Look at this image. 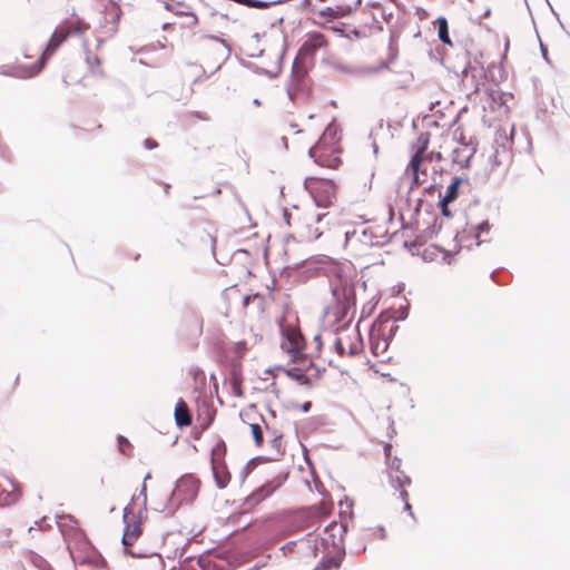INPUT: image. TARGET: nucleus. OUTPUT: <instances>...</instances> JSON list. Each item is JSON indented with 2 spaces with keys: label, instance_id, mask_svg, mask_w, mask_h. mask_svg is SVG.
I'll return each instance as SVG.
<instances>
[{
  "label": "nucleus",
  "instance_id": "f8f14e48",
  "mask_svg": "<svg viewBox=\"0 0 570 570\" xmlns=\"http://www.w3.org/2000/svg\"><path fill=\"white\" fill-rule=\"evenodd\" d=\"M174 419L177 428L180 430L191 424V415L188 410V404L183 397H179L175 404Z\"/></svg>",
  "mask_w": 570,
  "mask_h": 570
},
{
  "label": "nucleus",
  "instance_id": "f03ea898",
  "mask_svg": "<svg viewBox=\"0 0 570 570\" xmlns=\"http://www.w3.org/2000/svg\"><path fill=\"white\" fill-rule=\"evenodd\" d=\"M68 550L75 564H88L98 569L106 567L105 558L83 533H77L73 543H68Z\"/></svg>",
  "mask_w": 570,
  "mask_h": 570
},
{
  "label": "nucleus",
  "instance_id": "338daca9",
  "mask_svg": "<svg viewBox=\"0 0 570 570\" xmlns=\"http://www.w3.org/2000/svg\"><path fill=\"white\" fill-rule=\"evenodd\" d=\"M396 490H397V491H399V493H400V495H399V497H400V499H401L404 503L409 502V497H410V494H409V492L406 491V489H405L404 487H401L400 489H396Z\"/></svg>",
  "mask_w": 570,
  "mask_h": 570
},
{
  "label": "nucleus",
  "instance_id": "7ed1b4c3",
  "mask_svg": "<svg viewBox=\"0 0 570 570\" xmlns=\"http://www.w3.org/2000/svg\"><path fill=\"white\" fill-rule=\"evenodd\" d=\"M303 187L318 208H327L336 199V188L332 179L306 177L303 181Z\"/></svg>",
  "mask_w": 570,
  "mask_h": 570
},
{
  "label": "nucleus",
  "instance_id": "4d7b16f0",
  "mask_svg": "<svg viewBox=\"0 0 570 570\" xmlns=\"http://www.w3.org/2000/svg\"><path fill=\"white\" fill-rule=\"evenodd\" d=\"M422 184V180L420 178V173H413L411 174V185L409 193L413 190L414 188L419 187Z\"/></svg>",
  "mask_w": 570,
  "mask_h": 570
},
{
  "label": "nucleus",
  "instance_id": "c756f323",
  "mask_svg": "<svg viewBox=\"0 0 570 570\" xmlns=\"http://www.w3.org/2000/svg\"><path fill=\"white\" fill-rule=\"evenodd\" d=\"M212 472H213V478H214L216 487L219 490L225 489L229 481L228 472H225L224 475H220L219 471H218V465H216V464L212 465Z\"/></svg>",
  "mask_w": 570,
  "mask_h": 570
},
{
  "label": "nucleus",
  "instance_id": "dca6fc26",
  "mask_svg": "<svg viewBox=\"0 0 570 570\" xmlns=\"http://www.w3.org/2000/svg\"><path fill=\"white\" fill-rule=\"evenodd\" d=\"M435 28L438 29V37H439V40L443 43V45H446V46H450V47H453V42L450 38V32H449V22H448V19L444 17V16H439L434 21H433Z\"/></svg>",
  "mask_w": 570,
  "mask_h": 570
},
{
  "label": "nucleus",
  "instance_id": "cd10ccee",
  "mask_svg": "<svg viewBox=\"0 0 570 570\" xmlns=\"http://www.w3.org/2000/svg\"><path fill=\"white\" fill-rule=\"evenodd\" d=\"M307 43L311 45L312 49L315 51L320 48L326 47L327 40L323 33L311 32L307 42L303 46H306Z\"/></svg>",
  "mask_w": 570,
  "mask_h": 570
},
{
  "label": "nucleus",
  "instance_id": "864d4df0",
  "mask_svg": "<svg viewBox=\"0 0 570 570\" xmlns=\"http://www.w3.org/2000/svg\"><path fill=\"white\" fill-rule=\"evenodd\" d=\"M357 240L363 244H368L372 242V233L370 229H363L360 235H357Z\"/></svg>",
  "mask_w": 570,
  "mask_h": 570
},
{
  "label": "nucleus",
  "instance_id": "bf43d9fd",
  "mask_svg": "<svg viewBox=\"0 0 570 570\" xmlns=\"http://www.w3.org/2000/svg\"><path fill=\"white\" fill-rule=\"evenodd\" d=\"M539 43H540V52H541V56H542L543 60L548 65H551V60H550L549 55H548V46L546 43H543L540 39H539Z\"/></svg>",
  "mask_w": 570,
  "mask_h": 570
},
{
  "label": "nucleus",
  "instance_id": "bb28decb",
  "mask_svg": "<svg viewBox=\"0 0 570 570\" xmlns=\"http://www.w3.org/2000/svg\"><path fill=\"white\" fill-rule=\"evenodd\" d=\"M226 454V443L219 440L210 451V463L218 465V462L224 459Z\"/></svg>",
  "mask_w": 570,
  "mask_h": 570
},
{
  "label": "nucleus",
  "instance_id": "aec40b11",
  "mask_svg": "<svg viewBox=\"0 0 570 570\" xmlns=\"http://www.w3.org/2000/svg\"><path fill=\"white\" fill-rule=\"evenodd\" d=\"M431 134L429 131L421 132L417 138L411 144V153L424 155L429 148Z\"/></svg>",
  "mask_w": 570,
  "mask_h": 570
},
{
  "label": "nucleus",
  "instance_id": "603ef678",
  "mask_svg": "<svg viewBox=\"0 0 570 570\" xmlns=\"http://www.w3.org/2000/svg\"><path fill=\"white\" fill-rule=\"evenodd\" d=\"M363 352V345L358 346L357 344L353 343L350 345L348 350H346V355L355 357L358 356Z\"/></svg>",
  "mask_w": 570,
  "mask_h": 570
},
{
  "label": "nucleus",
  "instance_id": "72a5a7b5",
  "mask_svg": "<svg viewBox=\"0 0 570 570\" xmlns=\"http://www.w3.org/2000/svg\"><path fill=\"white\" fill-rule=\"evenodd\" d=\"M249 426H250V433H252L255 445L257 448L262 446L264 438L262 434L261 425L258 423L254 422V423H249Z\"/></svg>",
  "mask_w": 570,
  "mask_h": 570
},
{
  "label": "nucleus",
  "instance_id": "2f4dec72",
  "mask_svg": "<svg viewBox=\"0 0 570 570\" xmlns=\"http://www.w3.org/2000/svg\"><path fill=\"white\" fill-rule=\"evenodd\" d=\"M333 527H334V523L332 522L324 528V532H327L328 535H327V538H321V542H322V544H325V546H328V544L336 546L337 550H340V540L336 541V534L333 532Z\"/></svg>",
  "mask_w": 570,
  "mask_h": 570
},
{
  "label": "nucleus",
  "instance_id": "1a4fd4ad",
  "mask_svg": "<svg viewBox=\"0 0 570 570\" xmlns=\"http://www.w3.org/2000/svg\"><path fill=\"white\" fill-rule=\"evenodd\" d=\"M345 557H346L345 541L341 540L340 550H337L335 552L330 551L328 553L324 554L313 570L340 569L343 564V561L345 560Z\"/></svg>",
  "mask_w": 570,
  "mask_h": 570
},
{
  "label": "nucleus",
  "instance_id": "58836bf2",
  "mask_svg": "<svg viewBox=\"0 0 570 570\" xmlns=\"http://www.w3.org/2000/svg\"><path fill=\"white\" fill-rule=\"evenodd\" d=\"M401 464H402V460L399 458V456H391L389 459H386V465H387V469H389V472H401Z\"/></svg>",
  "mask_w": 570,
  "mask_h": 570
},
{
  "label": "nucleus",
  "instance_id": "052dcab7",
  "mask_svg": "<svg viewBox=\"0 0 570 570\" xmlns=\"http://www.w3.org/2000/svg\"><path fill=\"white\" fill-rule=\"evenodd\" d=\"M142 145L146 149H149V150H154V149L158 148V146H159L158 142L150 137L146 138L144 140Z\"/></svg>",
  "mask_w": 570,
  "mask_h": 570
},
{
  "label": "nucleus",
  "instance_id": "49530a36",
  "mask_svg": "<svg viewBox=\"0 0 570 570\" xmlns=\"http://www.w3.org/2000/svg\"><path fill=\"white\" fill-rule=\"evenodd\" d=\"M352 321H353V317L350 316L346 320H344L343 322L335 323L337 325V327L334 330V334L338 335L341 332L347 331L352 324Z\"/></svg>",
  "mask_w": 570,
  "mask_h": 570
},
{
  "label": "nucleus",
  "instance_id": "8fccbe9b",
  "mask_svg": "<svg viewBox=\"0 0 570 570\" xmlns=\"http://www.w3.org/2000/svg\"><path fill=\"white\" fill-rule=\"evenodd\" d=\"M440 253H442L441 263L448 264V265H454L456 263V258H455L454 254H451L445 248H444V250H441Z\"/></svg>",
  "mask_w": 570,
  "mask_h": 570
},
{
  "label": "nucleus",
  "instance_id": "39448f33",
  "mask_svg": "<svg viewBox=\"0 0 570 570\" xmlns=\"http://www.w3.org/2000/svg\"><path fill=\"white\" fill-rule=\"evenodd\" d=\"M286 478L277 474L273 480H267L261 487L256 488L249 495L244 499L243 507L245 510H252L263 500L269 498L277 489H279Z\"/></svg>",
  "mask_w": 570,
  "mask_h": 570
},
{
  "label": "nucleus",
  "instance_id": "393cba45",
  "mask_svg": "<svg viewBox=\"0 0 570 570\" xmlns=\"http://www.w3.org/2000/svg\"><path fill=\"white\" fill-rule=\"evenodd\" d=\"M460 186L454 183L453 180L448 185L446 189H445V193L444 194H439V199H441V202L443 200H450V202H455L458 198H459V195H460Z\"/></svg>",
  "mask_w": 570,
  "mask_h": 570
},
{
  "label": "nucleus",
  "instance_id": "c9c22d12",
  "mask_svg": "<svg viewBox=\"0 0 570 570\" xmlns=\"http://www.w3.org/2000/svg\"><path fill=\"white\" fill-rule=\"evenodd\" d=\"M293 363L301 367L304 373H307L309 368L316 367V363L313 360L305 356L299 357V355L296 357V362Z\"/></svg>",
  "mask_w": 570,
  "mask_h": 570
},
{
  "label": "nucleus",
  "instance_id": "0e129e2a",
  "mask_svg": "<svg viewBox=\"0 0 570 570\" xmlns=\"http://www.w3.org/2000/svg\"><path fill=\"white\" fill-rule=\"evenodd\" d=\"M122 0H107V2L104 4V8L106 9H116L120 8L119 4Z\"/></svg>",
  "mask_w": 570,
  "mask_h": 570
},
{
  "label": "nucleus",
  "instance_id": "4c0bfd02",
  "mask_svg": "<svg viewBox=\"0 0 570 570\" xmlns=\"http://www.w3.org/2000/svg\"><path fill=\"white\" fill-rule=\"evenodd\" d=\"M51 522L56 523L60 528V524H59V522L57 520V515L53 517V518H50V517H47V515L38 518V531L42 530V529L50 528L51 527Z\"/></svg>",
  "mask_w": 570,
  "mask_h": 570
},
{
  "label": "nucleus",
  "instance_id": "0eeeda50",
  "mask_svg": "<svg viewBox=\"0 0 570 570\" xmlns=\"http://www.w3.org/2000/svg\"><path fill=\"white\" fill-rule=\"evenodd\" d=\"M341 127L335 120H332L326 126L322 136L317 139L315 147H317L320 151H326L332 156H336V154L341 150Z\"/></svg>",
  "mask_w": 570,
  "mask_h": 570
},
{
  "label": "nucleus",
  "instance_id": "f257e3e1",
  "mask_svg": "<svg viewBox=\"0 0 570 570\" xmlns=\"http://www.w3.org/2000/svg\"><path fill=\"white\" fill-rule=\"evenodd\" d=\"M199 487L200 481L194 474L186 473L181 475L176 480L174 489L161 511L168 508L173 517L181 504L195 501L199 492Z\"/></svg>",
  "mask_w": 570,
  "mask_h": 570
},
{
  "label": "nucleus",
  "instance_id": "6ab92c4d",
  "mask_svg": "<svg viewBox=\"0 0 570 570\" xmlns=\"http://www.w3.org/2000/svg\"><path fill=\"white\" fill-rule=\"evenodd\" d=\"M401 37V31L395 28H390L387 58L389 62H394L399 57L397 42Z\"/></svg>",
  "mask_w": 570,
  "mask_h": 570
},
{
  "label": "nucleus",
  "instance_id": "c03bdc74",
  "mask_svg": "<svg viewBox=\"0 0 570 570\" xmlns=\"http://www.w3.org/2000/svg\"><path fill=\"white\" fill-rule=\"evenodd\" d=\"M261 459H264L263 456H256V458H253L250 459L242 469L240 471V482L243 483L247 476L250 474L252 472V463L255 461V460H261Z\"/></svg>",
  "mask_w": 570,
  "mask_h": 570
},
{
  "label": "nucleus",
  "instance_id": "a18cd8bd",
  "mask_svg": "<svg viewBox=\"0 0 570 570\" xmlns=\"http://www.w3.org/2000/svg\"><path fill=\"white\" fill-rule=\"evenodd\" d=\"M139 497L144 498L141 509L138 512L139 518H141L142 514L147 512V487H146V484L141 485V489L139 491Z\"/></svg>",
  "mask_w": 570,
  "mask_h": 570
},
{
  "label": "nucleus",
  "instance_id": "3c124183",
  "mask_svg": "<svg viewBox=\"0 0 570 570\" xmlns=\"http://www.w3.org/2000/svg\"><path fill=\"white\" fill-rule=\"evenodd\" d=\"M358 68L360 67H352V66H347V65H337L336 66V69L341 72L361 76L358 72Z\"/></svg>",
  "mask_w": 570,
  "mask_h": 570
},
{
  "label": "nucleus",
  "instance_id": "79ce46f5",
  "mask_svg": "<svg viewBox=\"0 0 570 570\" xmlns=\"http://www.w3.org/2000/svg\"><path fill=\"white\" fill-rule=\"evenodd\" d=\"M338 505L342 508L343 505H346V511H343L342 514L348 513V519L353 518V507H354V500L347 495H344L343 500L338 502Z\"/></svg>",
  "mask_w": 570,
  "mask_h": 570
},
{
  "label": "nucleus",
  "instance_id": "f3484780",
  "mask_svg": "<svg viewBox=\"0 0 570 570\" xmlns=\"http://www.w3.org/2000/svg\"><path fill=\"white\" fill-rule=\"evenodd\" d=\"M443 225V220L439 217H434L433 222L428 225L426 228H424L420 234L416 236V238L423 243L428 239H432L441 232Z\"/></svg>",
  "mask_w": 570,
  "mask_h": 570
},
{
  "label": "nucleus",
  "instance_id": "de8ad7c7",
  "mask_svg": "<svg viewBox=\"0 0 570 570\" xmlns=\"http://www.w3.org/2000/svg\"><path fill=\"white\" fill-rule=\"evenodd\" d=\"M399 316H396L395 318H393V322H403L409 316V303L406 302L404 305H401L399 307Z\"/></svg>",
  "mask_w": 570,
  "mask_h": 570
},
{
  "label": "nucleus",
  "instance_id": "13d9d810",
  "mask_svg": "<svg viewBox=\"0 0 570 570\" xmlns=\"http://www.w3.org/2000/svg\"><path fill=\"white\" fill-rule=\"evenodd\" d=\"M38 570H53V568L46 559L38 554Z\"/></svg>",
  "mask_w": 570,
  "mask_h": 570
},
{
  "label": "nucleus",
  "instance_id": "ea45409f",
  "mask_svg": "<svg viewBox=\"0 0 570 570\" xmlns=\"http://www.w3.org/2000/svg\"><path fill=\"white\" fill-rule=\"evenodd\" d=\"M452 202L450 200H443L441 202V199H439L438 202V207L441 212V215L445 218H452L454 216V213L451 210V208L449 207V205L451 204Z\"/></svg>",
  "mask_w": 570,
  "mask_h": 570
},
{
  "label": "nucleus",
  "instance_id": "a19ab883",
  "mask_svg": "<svg viewBox=\"0 0 570 570\" xmlns=\"http://www.w3.org/2000/svg\"><path fill=\"white\" fill-rule=\"evenodd\" d=\"M86 62L88 63L90 71L92 73H97V72L101 73L100 70H96V67H98L100 65V59L98 57H91V53L89 50H87V52H86Z\"/></svg>",
  "mask_w": 570,
  "mask_h": 570
},
{
  "label": "nucleus",
  "instance_id": "e2e57ef3",
  "mask_svg": "<svg viewBox=\"0 0 570 570\" xmlns=\"http://www.w3.org/2000/svg\"><path fill=\"white\" fill-rule=\"evenodd\" d=\"M357 236V233L356 230H346L344 233V242H345V246L354 238Z\"/></svg>",
  "mask_w": 570,
  "mask_h": 570
},
{
  "label": "nucleus",
  "instance_id": "b1692460",
  "mask_svg": "<svg viewBox=\"0 0 570 570\" xmlns=\"http://www.w3.org/2000/svg\"><path fill=\"white\" fill-rule=\"evenodd\" d=\"M444 250V247L438 244H431L426 248H424L422 252H417V255L422 257L424 262H433L435 261L438 254Z\"/></svg>",
  "mask_w": 570,
  "mask_h": 570
},
{
  "label": "nucleus",
  "instance_id": "a211bd4d",
  "mask_svg": "<svg viewBox=\"0 0 570 570\" xmlns=\"http://www.w3.org/2000/svg\"><path fill=\"white\" fill-rule=\"evenodd\" d=\"M470 227V233L466 236L468 238H475L479 239L481 234H488L491 230V224L488 218L482 219L481 222L476 224H466ZM483 243V240H476V246H480Z\"/></svg>",
  "mask_w": 570,
  "mask_h": 570
},
{
  "label": "nucleus",
  "instance_id": "f704fd0d",
  "mask_svg": "<svg viewBox=\"0 0 570 570\" xmlns=\"http://www.w3.org/2000/svg\"><path fill=\"white\" fill-rule=\"evenodd\" d=\"M284 406L286 410H301L302 412L307 413L311 411L313 404L311 401H305L303 403H297L295 401H288L287 403H285Z\"/></svg>",
  "mask_w": 570,
  "mask_h": 570
},
{
  "label": "nucleus",
  "instance_id": "6e6552de",
  "mask_svg": "<svg viewBox=\"0 0 570 570\" xmlns=\"http://www.w3.org/2000/svg\"><path fill=\"white\" fill-rule=\"evenodd\" d=\"M67 36H62L59 31H55L47 41L41 53L38 55V73H40L47 66L51 57L57 52L59 47L66 41Z\"/></svg>",
  "mask_w": 570,
  "mask_h": 570
},
{
  "label": "nucleus",
  "instance_id": "5701e85b",
  "mask_svg": "<svg viewBox=\"0 0 570 570\" xmlns=\"http://www.w3.org/2000/svg\"><path fill=\"white\" fill-rule=\"evenodd\" d=\"M281 348L291 356L289 363L296 362V357L299 355V351L295 347L292 338L288 335H282Z\"/></svg>",
  "mask_w": 570,
  "mask_h": 570
},
{
  "label": "nucleus",
  "instance_id": "9d476101",
  "mask_svg": "<svg viewBox=\"0 0 570 570\" xmlns=\"http://www.w3.org/2000/svg\"><path fill=\"white\" fill-rule=\"evenodd\" d=\"M0 76L13 77L19 79H29L36 76V63L23 65H2L0 66Z\"/></svg>",
  "mask_w": 570,
  "mask_h": 570
},
{
  "label": "nucleus",
  "instance_id": "5fc2aeb1",
  "mask_svg": "<svg viewBox=\"0 0 570 570\" xmlns=\"http://www.w3.org/2000/svg\"><path fill=\"white\" fill-rule=\"evenodd\" d=\"M176 6H179V7H186V4L184 2H176L174 0H165V9L168 10V11H171L176 14V11L177 10V7Z\"/></svg>",
  "mask_w": 570,
  "mask_h": 570
},
{
  "label": "nucleus",
  "instance_id": "412c9836",
  "mask_svg": "<svg viewBox=\"0 0 570 570\" xmlns=\"http://www.w3.org/2000/svg\"><path fill=\"white\" fill-rule=\"evenodd\" d=\"M389 482L393 489H400L401 487L411 485L412 479L401 470L399 473L389 472Z\"/></svg>",
  "mask_w": 570,
  "mask_h": 570
},
{
  "label": "nucleus",
  "instance_id": "774afa93",
  "mask_svg": "<svg viewBox=\"0 0 570 570\" xmlns=\"http://www.w3.org/2000/svg\"><path fill=\"white\" fill-rule=\"evenodd\" d=\"M403 510L414 520L416 521V517L413 512L412 504L410 502L404 503Z\"/></svg>",
  "mask_w": 570,
  "mask_h": 570
},
{
  "label": "nucleus",
  "instance_id": "69168bd1",
  "mask_svg": "<svg viewBox=\"0 0 570 570\" xmlns=\"http://www.w3.org/2000/svg\"><path fill=\"white\" fill-rule=\"evenodd\" d=\"M348 529H350V522L347 520L343 521L341 523L340 541L341 540L344 541V534L348 531Z\"/></svg>",
  "mask_w": 570,
  "mask_h": 570
},
{
  "label": "nucleus",
  "instance_id": "a878e982",
  "mask_svg": "<svg viewBox=\"0 0 570 570\" xmlns=\"http://www.w3.org/2000/svg\"><path fill=\"white\" fill-rule=\"evenodd\" d=\"M261 419L262 421L264 422L265 424V428L266 430L273 434V438L269 440V444L273 449H275L277 451L278 454H283L284 451L281 450L282 448V442H283V434L282 433H278L276 430H272L267 423L265 422V419L263 415H261Z\"/></svg>",
  "mask_w": 570,
  "mask_h": 570
},
{
  "label": "nucleus",
  "instance_id": "37998d69",
  "mask_svg": "<svg viewBox=\"0 0 570 570\" xmlns=\"http://www.w3.org/2000/svg\"><path fill=\"white\" fill-rule=\"evenodd\" d=\"M122 552L125 556H129L132 558H147V557L156 554V552H151V553L136 552L135 550H132L130 548V546H122Z\"/></svg>",
  "mask_w": 570,
  "mask_h": 570
},
{
  "label": "nucleus",
  "instance_id": "4468645a",
  "mask_svg": "<svg viewBox=\"0 0 570 570\" xmlns=\"http://www.w3.org/2000/svg\"><path fill=\"white\" fill-rule=\"evenodd\" d=\"M284 373L287 377L297 382V384L301 386L311 389L314 385L313 376L304 373L301 367L296 366V364L292 367L284 368Z\"/></svg>",
  "mask_w": 570,
  "mask_h": 570
},
{
  "label": "nucleus",
  "instance_id": "6e6d98bb",
  "mask_svg": "<svg viewBox=\"0 0 570 570\" xmlns=\"http://www.w3.org/2000/svg\"><path fill=\"white\" fill-rule=\"evenodd\" d=\"M176 14H177V16H187V17H190V18L193 19V20L190 21V23H189V27H190V28L195 27V26L197 24V22H198V18H197V16H196L193 11H190V10H188V11H176Z\"/></svg>",
  "mask_w": 570,
  "mask_h": 570
},
{
  "label": "nucleus",
  "instance_id": "423d86ee",
  "mask_svg": "<svg viewBox=\"0 0 570 570\" xmlns=\"http://www.w3.org/2000/svg\"><path fill=\"white\" fill-rule=\"evenodd\" d=\"M246 348L247 342L245 340L230 344H220L217 346L218 358L222 363L230 365L234 371H238Z\"/></svg>",
  "mask_w": 570,
  "mask_h": 570
},
{
  "label": "nucleus",
  "instance_id": "473e14b6",
  "mask_svg": "<svg viewBox=\"0 0 570 570\" xmlns=\"http://www.w3.org/2000/svg\"><path fill=\"white\" fill-rule=\"evenodd\" d=\"M423 163V156L411 153L410 161L406 166V171L410 174L420 173V167Z\"/></svg>",
  "mask_w": 570,
  "mask_h": 570
},
{
  "label": "nucleus",
  "instance_id": "e433bc0d",
  "mask_svg": "<svg viewBox=\"0 0 570 570\" xmlns=\"http://www.w3.org/2000/svg\"><path fill=\"white\" fill-rule=\"evenodd\" d=\"M399 328H400V327H399V325H396V322H394V323L391 325V327H390V330H389L387 334H386V335L384 336V338H383V351H386V350L389 348L390 343H391V341L394 338V336L396 335V333H397Z\"/></svg>",
  "mask_w": 570,
  "mask_h": 570
},
{
  "label": "nucleus",
  "instance_id": "680f3d73",
  "mask_svg": "<svg viewBox=\"0 0 570 570\" xmlns=\"http://www.w3.org/2000/svg\"><path fill=\"white\" fill-rule=\"evenodd\" d=\"M404 248L411 252L412 255H416L417 253H414V249H417V243L414 240H405L403 243Z\"/></svg>",
  "mask_w": 570,
  "mask_h": 570
},
{
  "label": "nucleus",
  "instance_id": "09e8293b",
  "mask_svg": "<svg viewBox=\"0 0 570 570\" xmlns=\"http://www.w3.org/2000/svg\"><path fill=\"white\" fill-rule=\"evenodd\" d=\"M333 348H334V351H335L340 356H344V355H346V348H345V346H344V344H343L342 338H341L338 335H336V338H335L334 344H333Z\"/></svg>",
  "mask_w": 570,
  "mask_h": 570
},
{
  "label": "nucleus",
  "instance_id": "c85d7f7f",
  "mask_svg": "<svg viewBox=\"0 0 570 570\" xmlns=\"http://www.w3.org/2000/svg\"><path fill=\"white\" fill-rule=\"evenodd\" d=\"M391 62H389V58L386 60H381L379 66H360L358 72L362 76L376 73L382 70L389 69Z\"/></svg>",
  "mask_w": 570,
  "mask_h": 570
},
{
  "label": "nucleus",
  "instance_id": "4be33fe9",
  "mask_svg": "<svg viewBox=\"0 0 570 570\" xmlns=\"http://www.w3.org/2000/svg\"><path fill=\"white\" fill-rule=\"evenodd\" d=\"M121 16H122V11L120 8H116V9L104 8L105 22L112 26L110 29L112 32H116L118 24L120 22Z\"/></svg>",
  "mask_w": 570,
  "mask_h": 570
},
{
  "label": "nucleus",
  "instance_id": "ddd939ff",
  "mask_svg": "<svg viewBox=\"0 0 570 570\" xmlns=\"http://www.w3.org/2000/svg\"><path fill=\"white\" fill-rule=\"evenodd\" d=\"M360 3H361V0H356L353 7L352 6L326 7L324 9H321L320 11H317V14L320 17L326 19L327 21H333L337 17L351 14L352 12H354L357 9Z\"/></svg>",
  "mask_w": 570,
  "mask_h": 570
},
{
  "label": "nucleus",
  "instance_id": "9b49d317",
  "mask_svg": "<svg viewBox=\"0 0 570 570\" xmlns=\"http://www.w3.org/2000/svg\"><path fill=\"white\" fill-rule=\"evenodd\" d=\"M127 514H128V508H125L124 517H122L124 523H125L124 533L121 537L122 546H131L137 540V538L139 537V534L141 532L139 521H132L131 523H129L127 521Z\"/></svg>",
  "mask_w": 570,
  "mask_h": 570
},
{
  "label": "nucleus",
  "instance_id": "7c9ffc66",
  "mask_svg": "<svg viewBox=\"0 0 570 570\" xmlns=\"http://www.w3.org/2000/svg\"><path fill=\"white\" fill-rule=\"evenodd\" d=\"M118 451L125 455H131L132 445L130 441L122 434H118L116 438Z\"/></svg>",
  "mask_w": 570,
  "mask_h": 570
},
{
  "label": "nucleus",
  "instance_id": "2eb2a0df",
  "mask_svg": "<svg viewBox=\"0 0 570 570\" xmlns=\"http://www.w3.org/2000/svg\"><path fill=\"white\" fill-rule=\"evenodd\" d=\"M314 149H318V148L315 146L309 148L307 151V155L311 159H313V161L315 164L321 165V166L333 167V168H336L341 165L342 161L336 156H332L331 154H328L326 151H321V154L316 156L314 154Z\"/></svg>",
  "mask_w": 570,
  "mask_h": 570
},
{
  "label": "nucleus",
  "instance_id": "20e7f679",
  "mask_svg": "<svg viewBox=\"0 0 570 570\" xmlns=\"http://www.w3.org/2000/svg\"><path fill=\"white\" fill-rule=\"evenodd\" d=\"M330 291L335 301L334 323H340L347 317H354L356 313V294L352 286L335 287L330 286Z\"/></svg>",
  "mask_w": 570,
  "mask_h": 570
}]
</instances>
